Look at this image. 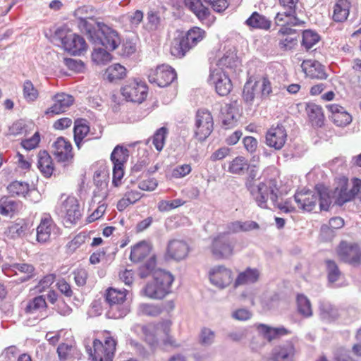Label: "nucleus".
I'll return each mask as SVG.
<instances>
[{"label": "nucleus", "instance_id": "f257e3e1", "mask_svg": "<svg viewBox=\"0 0 361 361\" xmlns=\"http://www.w3.org/2000/svg\"><path fill=\"white\" fill-rule=\"evenodd\" d=\"M172 325L171 319H165L140 326L143 341L151 347H156L161 342L166 347L179 348L180 344L171 334Z\"/></svg>", "mask_w": 361, "mask_h": 361}, {"label": "nucleus", "instance_id": "f03ea898", "mask_svg": "<svg viewBox=\"0 0 361 361\" xmlns=\"http://www.w3.org/2000/svg\"><path fill=\"white\" fill-rule=\"evenodd\" d=\"M262 177L263 180L249 191L257 204L265 209L267 208L269 200L273 202L278 200L279 188L277 180L279 178V173L276 168L270 166L263 171Z\"/></svg>", "mask_w": 361, "mask_h": 361}, {"label": "nucleus", "instance_id": "7ed1b4c3", "mask_svg": "<svg viewBox=\"0 0 361 361\" xmlns=\"http://www.w3.org/2000/svg\"><path fill=\"white\" fill-rule=\"evenodd\" d=\"M207 36L204 30L194 26L189 29L184 35L175 37L171 44V54L177 57L183 58L192 49L200 43Z\"/></svg>", "mask_w": 361, "mask_h": 361}, {"label": "nucleus", "instance_id": "20e7f679", "mask_svg": "<svg viewBox=\"0 0 361 361\" xmlns=\"http://www.w3.org/2000/svg\"><path fill=\"white\" fill-rule=\"evenodd\" d=\"M173 276L165 270H157L152 281L148 282L145 288V296L153 300H161L171 293Z\"/></svg>", "mask_w": 361, "mask_h": 361}, {"label": "nucleus", "instance_id": "39448f33", "mask_svg": "<svg viewBox=\"0 0 361 361\" xmlns=\"http://www.w3.org/2000/svg\"><path fill=\"white\" fill-rule=\"evenodd\" d=\"M236 241L228 233H220L211 240L209 250L216 260L231 259L235 252Z\"/></svg>", "mask_w": 361, "mask_h": 361}, {"label": "nucleus", "instance_id": "423d86ee", "mask_svg": "<svg viewBox=\"0 0 361 361\" xmlns=\"http://www.w3.org/2000/svg\"><path fill=\"white\" fill-rule=\"evenodd\" d=\"M231 59L228 56L222 57L218 62L217 67L211 70L209 81L214 86L216 92L220 96L228 95L232 88L233 84L228 73L224 67L230 66Z\"/></svg>", "mask_w": 361, "mask_h": 361}, {"label": "nucleus", "instance_id": "0eeeda50", "mask_svg": "<svg viewBox=\"0 0 361 361\" xmlns=\"http://www.w3.org/2000/svg\"><path fill=\"white\" fill-rule=\"evenodd\" d=\"M116 340L111 336H106L104 342L94 339L92 346L87 351L90 361H113L116 349Z\"/></svg>", "mask_w": 361, "mask_h": 361}, {"label": "nucleus", "instance_id": "6e6552de", "mask_svg": "<svg viewBox=\"0 0 361 361\" xmlns=\"http://www.w3.org/2000/svg\"><path fill=\"white\" fill-rule=\"evenodd\" d=\"M336 253L341 262L353 267H361V247L358 243L341 240L336 248Z\"/></svg>", "mask_w": 361, "mask_h": 361}, {"label": "nucleus", "instance_id": "1a4fd4ad", "mask_svg": "<svg viewBox=\"0 0 361 361\" xmlns=\"http://www.w3.org/2000/svg\"><path fill=\"white\" fill-rule=\"evenodd\" d=\"M121 93L126 101L141 104L147 97L148 87L141 80L132 79L121 87Z\"/></svg>", "mask_w": 361, "mask_h": 361}, {"label": "nucleus", "instance_id": "9d476101", "mask_svg": "<svg viewBox=\"0 0 361 361\" xmlns=\"http://www.w3.org/2000/svg\"><path fill=\"white\" fill-rule=\"evenodd\" d=\"M208 278L213 286L220 289H224L234 283L232 269L224 264L212 267L208 271Z\"/></svg>", "mask_w": 361, "mask_h": 361}, {"label": "nucleus", "instance_id": "9b49d317", "mask_svg": "<svg viewBox=\"0 0 361 361\" xmlns=\"http://www.w3.org/2000/svg\"><path fill=\"white\" fill-rule=\"evenodd\" d=\"M147 78L150 83L164 87L169 85L176 78V73L171 66L161 64L151 68Z\"/></svg>", "mask_w": 361, "mask_h": 361}, {"label": "nucleus", "instance_id": "f8f14e48", "mask_svg": "<svg viewBox=\"0 0 361 361\" xmlns=\"http://www.w3.org/2000/svg\"><path fill=\"white\" fill-rule=\"evenodd\" d=\"M60 212L67 226L76 224L82 216L78 199L74 196H67L60 206Z\"/></svg>", "mask_w": 361, "mask_h": 361}, {"label": "nucleus", "instance_id": "ddd939ff", "mask_svg": "<svg viewBox=\"0 0 361 361\" xmlns=\"http://www.w3.org/2000/svg\"><path fill=\"white\" fill-rule=\"evenodd\" d=\"M214 121L209 111L204 109H199L195 116V135L200 141L204 140L213 131Z\"/></svg>", "mask_w": 361, "mask_h": 361}, {"label": "nucleus", "instance_id": "4468645a", "mask_svg": "<svg viewBox=\"0 0 361 361\" xmlns=\"http://www.w3.org/2000/svg\"><path fill=\"white\" fill-rule=\"evenodd\" d=\"M190 251V247L188 242L180 239H172L167 244L164 257L167 260L179 262L185 259Z\"/></svg>", "mask_w": 361, "mask_h": 361}, {"label": "nucleus", "instance_id": "2eb2a0df", "mask_svg": "<svg viewBox=\"0 0 361 361\" xmlns=\"http://www.w3.org/2000/svg\"><path fill=\"white\" fill-rule=\"evenodd\" d=\"M353 187L348 190V180L346 178H341L338 185L335 189V194L337 195V202L343 204L351 200L358 194L361 190V179L355 178L353 179Z\"/></svg>", "mask_w": 361, "mask_h": 361}, {"label": "nucleus", "instance_id": "dca6fc26", "mask_svg": "<svg viewBox=\"0 0 361 361\" xmlns=\"http://www.w3.org/2000/svg\"><path fill=\"white\" fill-rule=\"evenodd\" d=\"M297 350L292 341L275 345L270 353L267 361H295Z\"/></svg>", "mask_w": 361, "mask_h": 361}, {"label": "nucleus", "instance_id": "f3484780", "mask_svg": "<svg viewBox=\"0 0 361 361\" xmlns=\"http://www.w3.org/2000/svg\"><path fill=\"white\" fill-rule=\"evenodd\" d=\"M287 137V132L283 126L280 124L273 125L266 133L265 143L270 148L280 150L284 147Z\"/></svg>", "mask_w": 361, "mask_h": 361}, {"label": "nucleus", "instance_id": "a211bd4d", "mask_svg": "<svg viewBox=\"0 0 361 361\" xmlns=\"http://www.w3.org/2000/svg\"><path fill=\"white\" fill-rule=\"evenodd\" d=\"M61 43L66 51L73 55H81L87 49L85 39L73 32H68L62 37Z\"/></svg>", "mask_w": 361, "mask_h": 361}, {"label": "nucleus", "instance_id": "6ab92c4d", "mask_svg": "<svg viewBox=\"0 0 361 361\" xmlns=\"http://www.w3.org/2000/svg\"><path fill=\"white\" fill-rule=\"evenodd\" d=\"M53 104L45 111V115L54 116L66 112L74 103V97L64 92L56 93L52 97Z\"/></svg>", "mask_w": 361, "mask_h": 361}, {"label": "nucleus", "instance_id": "aec40b11", "mask_svg": "<svg viewBox=\"0 0 361 361\" xmlns=\"http://www.w3.org/2000/svg\"><path fill=\"white\" fill-rule=\"evenodd\" d=\"M99 31L101 32V44L110 51L116 49L121 44L118 32L103 23H97Z\"/></svg>", "mask_w": 361, "mask_h": 361}, {"label": "nucleus", "instance_id": "412c9836", "mask_svg": "<svg viewBox=\"0 0 361 361\" xmlns=\"http://www.w3.org/2000/svg\"><path fill=\"white\" fill-rule=\"evenodd\" d=\"M52 153L60 162H68L73 158L72 145L63 137H59L54 142Z\"/></svg>", "mask_w": 361, "mask_h": 361}, {"label": "nucleus", "instance_id": "4be33fe9", "mask_svg": "<svg viewBox=\"0 0 361 361\" xmlns=\"http://www.w3.org/2000/svg\"><path fill=\"white\" fill-rule=\"evenodd\" d=\"M299 209L305 212H312L317 206L319 193L311 190H301L294 195Z\"/></svg>", "mask_w": 361, "mask_h": 361}, {"label": "nucleus", "instance_id": "5701e85b", "mask_svg": "<svg viewBox=\"0 0 361 361\" xmlns=\"http://www.w3.org/2000/svg\"><path fill=\"white\" fill-rule=\"evenodd\" d=\"M326 108L330 113V118L336 126H345L352 121L351 115L343 106L338 104H330L326 105Z\"/></svg>", "mask_w": 361, "mask_h": 361}, {"label": "nucleus", "instance_id": "b1692460", "mask_svg": "<svg viewBox=\"0 0 361 361\" xmlns=\"http://www.w3.org/2000/svg\"><path fill=\"white\" fill-rule=\"evenodd\" d=\"M56 228V225L49 214H44L37 228V240L46 243L49 240L51 234Z\"/></svg>", "mask_w": 361, "mask_h": 361}, {"label": "nucleus", "instance_id": "393cba45", "mask_svg": "<svg viewBox=\"0 0 361 361\" xmlns=\"http://www.w3.org/2000/svg\"><path fill=\"white\" fill-rule=\"evenodd\" d=\"M255 327L262 337L269 343L291 334V331L284 326L271 327L264 324H257Z\"/></svg>", "mask_w": 361, "mask_h": 361}, {"label": "nucleus", "instance_id": "a878e982", "mask_svg": "<svg viewBox=\"0 0 361 361\" xmlns=\"http://www.w3.org/2000/svg\"><path fill=\"white\" fill-rule=\"evenodd\" d=\"M301 68L307 77L312 79L323 80L326 78L324 67L314 60H305Z\"/></svg>", "mask_w": 361, "mask_h": 361}, {"label": "nucleus", "instance_id": "bb28decb", "mask_svg": "<svg viewBox=\"0 0 361 361\" xmlns=\"http://www.w3.org/2000/svg\"><path fill=\"white\" fill-rule=\"evenodd\" d=\"M37 167L42 175L46 178L52 176L55 165L54 160L46 150H40L37 154Z\"/></svg>", "mask_w": 361, "mask_h": 361}, {"label": "nucleus", "instance_id": "cd10ccee", "mask_svg": "<svg viewBox=\"0 0 361 361\" xmlns=\"http://www.w3.org/2000/svg\"><path fill=\"white\" fill-rule=\"evenodd\" d=\"M305 112L312 126L318 128L324 125V114L321 106L312 102L307 103Z\"/></svg>", "mask_w": 361, "mask_h": 361}, {"label": "nucleus", "instance_id": "c85d7f7f", "mask_svg": "<svg viewBox=\"0 0 361 361\" xmlns=\"http://www.w3.org/2000/svg\"><path fill=\"white\" fill-rule=\"evenodd\" d=\"M260 276L259 271L256 268L247 267L244 271H240L234 280L233 286H238L255 283L258 281Z\"/></svg>", "mask_w": 361, "mask_h": 361}, {"label": "nucleus", "instance_id": "c756f323", "mask_svg": "<svg viewBox=\"0 0 361 361\" xmlns=\"http://www.w3.org/2000/svg\"><path fill=\"white\" fill-rule=\"evenodd\" d=\"M152 247L145 240L140 241L132 247L130 259L133 262H142L152 252Z\"/></svg>", "mask_w": 361, "mask_h": 361}, {"label": "nucleus", "instance_id": "7c9ffc66", "mask_svg": "<svg viewBox=\"0 0 361 361\" xmlns=\"http://www.w3.org/2000/svg\"><path fill=\"white\" fill-rule=\"evenodd\" d=\"M295 30L290 27H281L276 34L279 46L281 49L286 50L292 49L296 44V39L291 35Z\"/></svg>", "mask_w": 361, "mask_h": 361}, {"label": "nucleus", "instance_id": "2f4dec72", "mask_svg": "<svg viewBox=\"0 0 361 361\" xmlns=\"http://www.w3.org/2000/svg\"><path fill=\"white\" fill-rule=\"evenodd\" d=\"M185 6L191 11L201 21L207 20L210 16L208 8L204 6L201 0H184Z\"/></svg>", "mask_w": 361, "mask_h": 361}, {"label": "nucleus", "instance_id": "473e14b6", "mask_svg": "<svg viewBox=\"0 0 361 361\" xmlns=\"http://www.w3.org/2000/svg\"><path fill=\"white\" fill-rule=\"evenodd\" d=\"M245 24L252 29L268 30L271 27V22L264 16L255 11L246 20Z\"/></svg>", "mask_w": 361, "mask_h": 361}, {"label": "nucleus", "instance_id": "72a5a7b5", "mask_svg": "<svg viewBox=\"0 0 361 361\" xmlns=\"http://www.w3.org/2000/svg\"><path fill=\"white\" fill-rule=\"evenodd\" d=\"M123 197L117 202L116 208L119 212L124 211L128 206L136 203L142 197L137 190L130 189L128 187Z\"/></svg>", "mask_w": 361, "mask_h": 361}, {"label": "nucleus", "instance_id": "f704fd0d", "mask_svg": "<svg viewBox=\"0 0 361 361\" xmlns=\"http://www.w3.org/2000/svg\"><path fill=\"white\" fill-rule=\"evenodd\" d=\"M74 123V141L77 147L80 149L82 140L90 132V127L87 125L86 120L82 118L76 119Z\"/></svg>", "mask_w": 361, "mask_h": 361}, {"label": "nucleus", "instance_id": "c9c22d12", "mask_svg": "<svg viewBox=\"0 0 361 361\" xmlns=\"http://www.w3.org/2000/svg\"><path fill=\"white\" fill-rule=\"evenodd\" d=\"M126 68L120 63L109 66L104 73V78L109 82H114L123 79L126 76Z\"/></svg>", "mask_w": 361, "mask_h": 361}, {"label": "nucleus", "instance_id": "e433bc0d", "mask_svg": "<svg viewBox=\"0 0 361 361\" xmlns=\"http://www.w3.org/2000/svg\"><path fill=\"white\" fill-rule=\"evenodd\" d=\"M350 6V2L348 0H338L334 6V20L344 22L349 16Z\"/></svg>", "mask_w": 361, "mask_h": 361}, {"label": "nucleus", "instance_id": "4c0bfd02", "mask_svg": "<svg viewBox=\"0 0 361 361\" xmlns=\"http://www.w3.org/2000/svg\"><path fill=\"white\" fill-rule=\"evenodd\" d=\"M275 23L281 27H288V25H299L300 20L296 18V13L289 12L285 10L283 12H279L275 16Z\"/></svg>", "mask_w": 361, "mask_h": 361}, {"label": "nucleus", "instance_id": "58836bf2", "mask_svg": "<svg viewBox=\"0 0 361 361\" xmlns=\"http://www.w3.org/2000/svg\"><path fill=\"white\" fill-rule=\"evenodd\" d=\"M237 110L234 104H226L221 109V118L222 123L226 128H230L235 126Z\"/></svg>", "mask_w": 361, "mask_h": 361}, {"label": "nucleus", "instance_id": "ea45409f", "mask_svg": "<svg viewBox=\"0 0 361 361\" xmlns=\"http://www.w3.org/2000/svg\"><path fill=\"white\" fill-rule=\"evenodd\" d=\"M127 290L109 288L106 290L104 298L106 302L110 305L124 303L126 300Z\"/></svg>", "mask_w": 361, "mask_h": 361}, {"label": "nucleus", "instance_id": "a19ab883", "mask_svg": "<svg viewBox=\"0 0 361 361\" xmlns=\"http://www.w3.org/2000/svg\"><path fill=\"white\" fill-rule=\"evenodd\" d=\"M19 210V204L11 197H3L0 199V214L12 218Z\"/></svg>", "mask_w": 361, "mask_h": 361}, {"label": "nucleus", "instance_id": "79ce46f5", "mask_svg": "<svg viewBox=\"0 0 361 361\" xmlns=\"http://www.w3.org/2000/svg\"><path fill=\"white\" fill-rule=\"evenodd\" d=\"M259 228V224L254 221H235L228 225V231L233 233L247 232Z\"/></svg>", "mask_w": 361, "mask_h": 361}, {"label": "nucleus", "instance_id": "37998d69", "mask_svg": "<svg viewBox=\"0 0 361 361\" xmlns=\"http://www.w3.org/2000/svg\"><path fill=\"white\" fill-rule=\"evenodd\" d=\"M249 169V164L247 160L239 156L233 159L228 164V171L233 174H243Z\"/></svg>", "mask_w": 361, "mask_h": 361}, {"label": "nucleus", "instance_id": "c03bdc74", "mask_svg": "<svg viewBox=\"0 0 361 361\" xmlns=\"http://www.w3.org/2000/svg\"><path fill=\"white\" fill-rule=\"evenodd\" d=\"M129 157V151L126 147L117 145L111 154V160L114 165L124 166Z\"/></svg>", "mask_w": 361, "mask_h": 361}, {"label": "nucleus", "instance_id": "a18cd8bd", "mask_svg": "<svg viewBox=\"0 0 361 361\" xmlns=\"http://www.w3.org/2000/svg\"><path fill=\"white\" fill-rule=\"evenodd\" d=\"M41 136L37 130L32 135L27 130L24 132V149L32 150L39 147Z\"/></svg>", "mask_w": 361, "mask_h": 361}, {"label": "nucleus", "instance_id": "49530a36", "mask_svg": "<svg viewBox=\"0 0 361 361\" xmlns=\"http://www.w3.org/2000/svg\"><path fill=\"white\" fill-rule=\"evenodd\" d=\"M130 306L120 303L118 305H114L109 306L108 314L109 317L114 319H119L126 317L130 312Z\"/></svg>", "mask_w": 361, "mask_h": 361}, {"label": "nucleus", "instance_id": "de8ad7c7", "mask_svg": "<svg viewBox=\"0 0 361 361\" xmlns=\"http://www.w3.org/2000/svg\"><path fill=\"white\" fill-rule=\"evenodd\" d=\"M39 97V91L37 87L30 80L24 82V101L27 103H32Z\"/></svg>", "mask_w": 361, "mask_h": 361}, {"label": "nucleus", "instance_id": "09e8293b", "mask_svg": "<svg viewBox=\"0 0 361 361\" xmlns=\"http://www.w3.org/2000/svg\"><path fill=\"white\" fill-rule=\"evenodd\" d=\"M297 307L298 312L304 317H309L312 314V306L310 300L302 294L297 296Z\"/></svg>", "mask_w": 361, "mask_h": 361}, {"label": "nucleus", "instance_id": "8fccbe9b", "mask_svg": "<svg viewBox=\"0 0 361 361\" xmlns=\"http://www.w3.org/2000/svg\"><path fill=\"white\" fill-rule=\"evenodd\" d=\"M138 312L144 316L157 317L162 312V307L159 305L142 303L138 307Z\"/></svg>", "mask_w": 361, "mask_h": 361}, {"label": "nucleus", "instance_id": "3c124183", "mask_svg": "<svg viewBox=\"0 0 361 361\" xmlns=\"http://www.w3.org/2000/svg\"><path fill=\"white\" fill-rule=\"evenodd\" d=\"M258 86L259 82H252L250 80L246 82L243 91V98L246 103L251 104L254 101Z\"/></svg>", "mask_w": 361, "mask_h": 361}, {"label": "nucleus", "instance_id": "603ef678", "mask_svg": "<svg viewBox=\"0 0 361 361\" xmlns=\"http://www.w3.org/2000/svg\"><path fill=\"white\" fill-rule=\"evenodd\" d=\"M320 40V37L314 31L306 30L302 32V45L307 49L313 47Z\"/></svg>", "mask_w": 361, "mask_h": 361}, {"label": "nucleus", "instance_id": "864d4df0", "mask_svg": "<svg viewBox=\"0 0 361 361\" xmlns=\"http://www.w3.org/2000/svg\"><path fill=\"white\" fill-rule=\"evenodd\" d=\"M326 267L327 278L330 283H334L338 280L341 275L336 262L332 259L325 260Z\"/></svg>", "mask_w": 361, "mask_h": 361}, {"label": "nucleus", "instance_id": "5fc2aeb1", "mask_svg": "<svg viewBox=\"0 0 361 361\" xmlns=\"http://www.w3.org/2000/svg\"><path fill=\"white\" fill-rule=\"evenodd\" d=\"M167 133V128L161 127L159 128L152 136V144L159 152H160L164 146Z\"/></svg>", "mask_w": 361, "mask_h": 361}, {"label": "nucleus", "instance_id": "6e6d98bb", "mask_svg": "<svg viewBox=\"0 0 361 361\" xmlns=\"http://www.w3.org/2000/svg\"><path fill=\"white\" fill-rule=\"evenodd\" d=\"M14 345L6 348L0 355V361H14L18 357V361H22L23 355Z\"/></svg>", "mask_w": 361, "mask_h": 361}, {"label": "nucleus", "instance_id": "4d7b16f0", "mask_svg": "<svg viewBox=\"0 0 361 361\" xmlns=\"http://www.w3.org/2000/svg\"><path fill=\"white\" fill-rule=\"evenodd\" d=\"M92 59L97 65L105 64L111 60V55L104 49H95L92 53Z\"/></svg>", "mask_w": 361, "mask_h": 361}, {"label": "nucleus", "instance_id": "13d9d810", "mask_svg": "<svg viewBox=\"0 0 361 361\" xmlns=\"http://www.w3.org/2000/svg\"><path fill=\"white\" fill-rule=\"evenodd\" d=\"M147 27L149 30L154 31L159 28L161 25V18L159 12L149 11L147 13Z\"/></svg>", "mask_w": 361, "mask_h": 361}, {"label": "nucleus", "instance_id": "bf43d9fd", "mask_svg": "<svg viewBox=\"0 0 361 361\" xmlns=\"http://www.w3.org/2000/svg\"><path fill=\"white\" fill-rule=\"evenodd\" d=\"M184 201L180 199H176L171 201L161 200L158 204V209L164 212L176 209L184 204Z\"/></svg>", "mask_w": 361, "mask_h": 361}, {"label": "nucleus", "instance_id": "052dcab7", "mask_svg": "<svg viewBox=\"0 0 361 361\" xmlns=\"http://www.w3.org/2000/svg\"><path fill=\"white\" fill-rule=\"evenodd\" d=\"M215 333L209 328L204 327L201 329L199 340L203 345H209L214 341Z\"/></svg>", "mask_w": 361, "mask_h": 361}, {"label": "nucleus", "instance_id": "680f3d73", "mask_svg": "<svg viewBox=\"0 0 361 361\" xmlns=\"http://www.w3.org/2000/svg\"><path fill=\"white\" fill-rule=\"evenodd\" d=\"M87 238L89 236L85 233H80L68 243L67 247L71 251L74 252L82 245Z\"/></svg>", "mask_w": 361, "mask_h": 361}, {"label": "nucleus", "instance_id": "e2e57ef3", "mask_svg": "<svg viewBox=\"0 0 361 361\" xmlns=\"http://www.w3.org/2000/svg\"><path fill=\"white\" fill-rule=\"evenodd\" d=\"M334 361H357L344 347L338 348L334 353Z\"/></svg>", "mask_w": 361, "mask_h": 361}, {"label": "nucleus", "instance_id": "0e129e2a", "mask_svg": "<svg viewBox=\"0 0 361 361\" xmlns=\"http://www.w3.org/2000/svg\"><path fill=\"white\" fill-rule=\"evenodd\" d=\"M64 63L68 69L75 72H82L85 69V63L81 60L66 58Z\"/></svg>", "mask_w": 361, "mask_h": 361}, {"label": "nucleus", "instance_id": "69168bd1", "mask_svg": "<svg viewBox=\"0 0 361 361\" xmlns=\"http://www.w3.org/2000/svg\"><path fill=\"white\" fill-rule=\"evenodd\" d=\"M46 305V301L43 296H37L27 304L25 310L27 312H32L37 309L45 307Z\"/></svg>", "mask_w": 361, "mask_h": 361}, {"label": "nucleus", "instance_id": "338daca9", "mask_svg": "<svg viewBox=\"0 0 361 361\" xmlns=\"http://www.w3.org/2000/svg\"><path fill=\"white\" fill-rule=\"evenodd\" d=\"M259 85L260 86V95L261 97H267L272 92L271 83L267 77H263L260 80H258Z\"/></svg>", "mask_w": 361, "mask_h": 361}, {"label": "nucleus", "instance_id": "774afa93", "mask_svg": "<svg viewBox=\"0 0 361 361\" xmlns=\"http://www.w3.org/2000/svg\"><path fill=\"white\" fill-rule=\"evenodd\" d=\"M123 176L124 166L114 165L112 177V184L114 186L118 187L121 185V180Z\"/></svg>", "mask_w": 361, "mask_h": 361}]
</instances>
